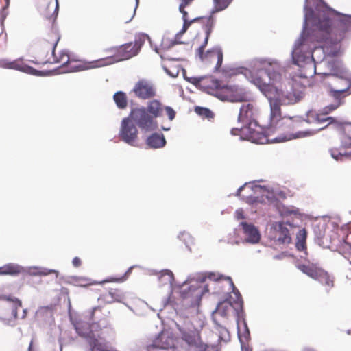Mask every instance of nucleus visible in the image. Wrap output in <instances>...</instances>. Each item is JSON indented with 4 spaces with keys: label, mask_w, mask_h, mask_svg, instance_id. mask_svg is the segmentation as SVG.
<instances>
[{
    "label": "nucleus",
    "mask_w": 351,
    "mask_h": 351,
    "mask_svg": "<svg viewBox=\"0 0 351 351\" xmlns=\"http://www.w3.org/2000/svg\"><path fill=\"white\" fill-rule=\"evenodd\" d=\"M280 71L281 68L276 62L264 64L263 67L252 75L250 80L269 101L270 119L274 123L280 120V106L285 101L282 91L276 86L282 80Z\"/></svg>",
    "instance_id": "nucleus-1"
},
{
    "label": "nucleus",
    "mask_w": 351,
    "mask_h": 351,
    "mask_svg": "<svg viewBox=\"0 0 351 351\" xmlns=\"http://www.w3.org/2000/svg\"><path fill=\"white\" fill-rule=\"evenodd\" d=\"M55 4L48 3L45 0L47 4L45 10L43 11V19L42 25L45 30V34L43 40L40 42V56H44L45 54L50 51L51 55H54L56 46L60 39L58 30L56 27V19L58 14V2L55 0Z\"/></svg>",
    "instance_id": "nucleus-2"
},
{
    "label": "nucleus",
    "mask_w": 351,
    "mask_h": 351,
    "mask_svg": "<svg viewBox=\"0 0 351 351\" xmlns=\"http://www.w3.org/2000/svg\"><path fill=\"white\" fill-rule=\"evenodd\" d=\"M146 38V35L141 34L135 38L134 43L130 42L106 49L104 50L106 56L93 61L95 66L99 68L109 66L136 56L144 45Z\"/></svg>",
    "instance_id": "nucleus-3"
},
{
    "label": "nucleus",
    "mask_w": 351,
    "mask_h": 351,
    "mask_svg": "<svg viewBox=\"0 0 351 351\" xmlns=\"http://www.w3.org/2000/svg\"><path fill=\"white\" fill-rule=\"evenodd\" d=\"M315 29L313 30L314 36H315V40L317 42H323L328 40L330 38L332 29L331 20L328 15L323 14L319 16L317 23L315 25ZM313 40L311 36L305 38L302 36L300 39L295 45V47L292 52L293 60L295 64L302 60L300 53L302 51L305 49L308 40Z\"/></svg>",
    "instance_id": "nucleus-4"
},
{
    "label": "nucleus",
    "mask_w": 351,
    "mask_h": 351,
    "mask_svg": "<svg viewBox=\"0 0 351 351\" xmlns=\"http://www.w3.org/2000/svg\"><path fill=\"white\" fill-rule=\"evenodd\" d=\"M202 86L208 94L221 101H243L244 100L243 95H232V87L223 84L221 81L213 77L204 79Z\"/></svg>",
    "instance_id": "nucleus-5"
},
{
    "label": "nucleus",
    "mask_w": 351,
    "mask_h": 351,
    "mask_svg": "<svg viewBox=\"0 0 351 351\" xmlns=\"http://www.w3.org/2000/svg\"><path fill=\"white\" fill-rule=\"evenodd\" d=\"M256 128L252 126H241V128H234L231 130V133L233 135H241L244 136L248 141L256 144H266L276 141H280L277 138L270 139L269 136L266 134L257 125Z\"/></svg>",
    "instance_id": "nucleus-6"
},
{
    "label": "nucleus",
    "mask_w": 351,
    "mask_h": 351,
    "mask_svg": "<svg viewBox=\"0 0 351 351\" xmlns=\"http://www.w3.org/2000/svg\"><path fill=\"white\" fill-rule=\"evenodd\" d=\"M128 117L145 131H152L157 128V121L152 119L144 106L132 108Z\"/></svg>",
    "instance_id": "nucleus-7"
},
{
    "label": "nucleus",
    "mask_w": 351,
    "mask_h": 351,
    "mask_svg": "<svg viewBox=\"0 0 351 351\" xmlns=\"http://www.w3.org/2000/svg\"><path fill=\"white\" fill-rule=\"evenodd\" d=\"M180 332L182 340L193 348V351H208L209 346L202 341L198 329L182 328L180 329Z\"/></svg>",
    "instance_id": "nucleus-8"
},
{
    "label": "nucleus",
    "mask_w": 351,
    "mask_h": 351,
    "mask_svg": "<svg viewBox=\"0 0 351 351\" xmlns=\"http://www.w3.org/2000/svg\"><path fill=\"white\" fill-rule=\"evenodd\" d=\"M132 93L142 100L153 99L157 95V89L153 82L147 79L139 80L134 86Z\"/></svg>",
    "instance_id": "nucleus-9"
},
{
    "label": "nucleus",
    "mask_w": 351,
    "mask_h": 351,
    "mask_svg": "<svg viewBox=\"0 0 351 351\" xmlns=\"http://www.w3.org/2000/svg\"><path fill=\"white\" fill-rule=\"evenodd\" d=\"M138 130L134 123L128 118H124L121 124L119 137L125 143L136 146L138 141Z\"/></svg>",
    "instance_id": "nucleus-10"
},
{
    "label": "nucleus",
    "mask_w": 351,
    "mask_h": 351,
    "mask_svg": "<svg viewBox=\"0 0 351 351\" xmlns=\"http://www.w3.org/2000/svg\"><path fill=\"white\" fill-rule=\"evenodd\" d=\"M145 108L153 120L162 117L164 111L170 121H172L176 117V112L171 107L164 106L158 99H152L148 101Z\"/></svg>",
    "instance_id": "nucleus-11"
},
{
    "label": "nucleus",
    "mask_w": 351,
    "mask_h": 351,
    "mask_svg": "<svg viewBox=\"0 0 351 351\" xmlns=\"http://www.w3.org/2000/svg\"><path fill=\"white\" fill-rule=\"evenodd\" d=\"M69 57L68 53L65 51H61L59 53L58 56L57 57L56 54L51 55V53H49L47 52L44 56H40L38 57V60L36 61H31L32 63L35 64H56L59 63L61 64L60 69L62 70L66 64L69 62Z\"/></svg>",
    "instance_id": "nucleus-12"
},
{
    "label": "nucleus",
    "mask_w": 351,
    "mask_h": 351,
    "mask_svg": "<svg viewBox=\"0 0 351 351\" xmlns=\"http://www.w3.org/2000/svg\"><path fill=\"white\" fill-rule=\"evenodd\" d=\"M256 109L252 104H244L240 108L238 116V121L243 124L242 126H257L255 120Z\"/></svg>",
    "instance_id": "nucleus-13"
},
{
    "label": "nucleus",
    "mask_w": 351,
    "mask_h": 351,
    "mask_svg": "<svg viewBox=\"0 0 351 351\" xmlns=\"http://www.w3.org/2000/svg\"><path fill=\"white\" fill-rule=\"evenodd\" d=\"M233 306L231 301L224 300L219 302L213 312V320L217 324L220 325L221 318L227 319L232 311Z\"/></svg>",
    "instance_id": "nucleus-14"
},
{
    "label": "nucleus",
    "mask_w": 351,
    "mask_h": 351,
    "mask_svg": "<svg viewBox=\"0 0 351 351\" xmlns=\"http://www.w3.org/2000/svg\"><path fill=\"white\" fill-rule=\"evenodd\" d=\"M93 61L85 62L80 60L70 58L69 62L64 66L62 73H71L82 71L87 69H95Z\"/></svg>",
    "instance_id": "nucleus-15"
},
{
    "label": "nucleus",
    "mask_w": 351,
    "mask_h": 351,
    "mask_svg": "<svg viewBox=\"0 0 351 351\" xmlns=\"http://www.w3.org/2000/svg\"><path fill=\"white\" fill-rule=\"evenodd\" d=\"M333 77L335 88L330 89V94L335 99H339L343 93H346L351 88V82L347 78Z\"/></svg>",
    "instance_id": "nucleus-16"
},
{
    "label": "nucleus",
    "mask_w": 351,
    "mask_h": 351,
    "mask_svg": "<svg viewBox=\"0 0 351 351\" xmlns=\"http://www.w3.org/2000/svg\"><path fill=\"white\" fill-rule=\"evenodd\" d=\"M2 66L5 69L18 70L28 74H35L37 71L26 64L23 59H17L13 61H4Z\"/></svg>",
    "instance_id": "nucleus-17"
},
{
    "label": "nucleus",
    "mask_w": 351,
    "mask_h": 351,
    "mask_svg": "<svg viewBox=\"0 0 351 351\" xmlns=\"http://www.w3.org/2000/svg\"><path fill=\"white\" fill-rule=\"evenodd\" d=\"M110 315L109 311H103V308L101 306H97L92 309L90 313L89 319L93 324L103 323L104 326L107 325V319Z\"/></svg>",
    "instance_id": "nucleus-18"
},
{
    "label": "nucleus",
    "mask_w": 351,
    "mask_h": 351,
    "mask_svg": "<svg viewBox=\"0 0 351 351\" xmlns=\"http://www.w3.org/2000/svg\"><path fill=\"white\" fill-rule=\"evenodd\" d=\"M244 234L246 236L245 241L251 243H257L259 242L261 235L258 230L252 224L246 222L241 223Z\"/></svg>",
    "instance_id": "nucleus-19"
},
{
    "label": "nucleus",
    "mask_w": 351,
    "mask_h": 351,
    "mask_svg": "<svg viewBox=\"0 0 351 351\" xmlns=\"http://www.w3.org/2000/svg\"><path fill=\"white\" fill-rule=\"evenodd\" d=\"M173 346V338L167 334H160L154 341V343L147 346V350L149 351L151 349L157 348L160 349H168Z\"/></svg>",
    "instance_id": "nucleus-20"
},
{
    "label": "nucleus",
    "mask_w": 351,
    "mask_h": 351,
    "mask_svg": "<svg viewBox=\"0 0 351 351\" xmlns=\"http://www.w3.org/2000/svg\"><path fill=\"white\" fill-rule=\"evenodd\" d=\"M204 59L206 61H216L215 71H219L223 59V55L221 49L219 47H215L211 50L208 51L206 55L204 57Z\"/></svg>",
    "instance_id": "nucleus-21"
},
{
    "label": "nucleus",
    "mask_w": 351,
    "mask_h": 351,
    "mask_svg": "<svg viewBox=\"0 0 351 351\" xmlns=\"http://www.w3.org/2000/svg\"><path fill=\"white\" fill-rule=\"evenodd\" d=\"M298 268L304 274H306L309 277L312 278L314 280L318 278L319 274H321L323 269L317 267L315 264H308L304 265L301 264L298 265Z\"/></svg>",
    "instance_id": "nucleus-22"
},
{
    "label": "nucleus",
    "mask_w": 351,
    "mask_h": 351,
    "mask_svg": "<svg viewBox=\"0 0 351 351\" xmlns=\"http://www.w3.org/2000/svg\"><path fill=\"white\" fill-rule=\"evenodd\" d=\"M350 27L351 18L346 16H341L337 23V30L340 32L339 38H335V42H340L343 39L344 34L348 31Z\"/></svg>",
    "instance_id": "nucleus-23"
},
{
    "label": "nucleus",
    "mask_w": 351,
    "mask_h": 351,
    "mask_svg": "<svg viewBox=\"0 0 351 351\" xmlns=\"http://www.w3.org/2000/svg\"><path fill=\"white\" fill-rule=\"evenodd\" d=\"M146 143L150 148L158 149L164 147L166 141L162 134L153 133L147 137Z\"/></svg>",
    "instance_id": "nucleus-24"
},
{
    "label": "nucleus",
    "mask_w": 351,
    "mask_h": 351,
    "mask_svg": "<svg viewBox=\"0 0 351 351\" xmlns=\"http://www.w3.org/2000/svg\"><path fill=\"white\" fill-rule=\"evenodd\" d=\"M278 226V241L282 244H289L291 242V237L289 230L285 226L283 222H280Z\"/></svg>",
    "instance_id": "nucleus-25"
},
{
    "label": "nucleus",
    "mask_w": 351,
    "mask_h": 351,
    "mask_svg": "<svg viewBox=\"0 0 351 351\" xmlns=\"http://www.w3.org/2000/svg\"><path fill=\"white\" fill-rule=\"evenodd\" d=\"M330 117H326L324 114H317L315 111H309L306 114V121L308 123H323L329 119Z\"/></svg>",
    "instance_id": "nucleus-26"
},
{
    "label": "nucleus",
    "mask_w": 351,
    "mask_h": 351,
    "mask_svg": "<svg viewBox=\"0 0 351 351\" xmlns=\"http://www.w3.org/2000/svg\"><path fill=\"white\" fill-rule=\"evenodd\" d=\"M21 267L16 264L8 263L0 267V275H16L21 273Z\"/></svg>",
    "instance_id": "nucleus-27"
},
{
    "label": "nucleus",
    "mask_w": 351,
    "mask_h": 351,
    "mask_svg": "<svg viewBox=\"0 0 351 351\" xmlns=\"http://www.w3.org/2000/svg\"><path fill=\"white\" fill-rule=\"evenodd\" d=\"M207 278L211 280L220 282L221 280H226L228 285V290L234 291L235 289L233 281L230 277H226L219 273L210 272L208 274Z\"/></svg>",
    "instance_id": "nucleus-28"
},
{
    "label": "nucleus",
    "mask_w": 351,
    "mask_h": 351,
    "mask_svg": "<svg viewBox=\"0 0 351 351\" xmlns=\"http://www.w3.org/2000/svg\"><path fill=\"white\" fill-rule=\"evenodd\" d=\"M114 101L119 109H125L128 106V97L122 91L117 92L113 96Z\"/></svg>",
    "instance_id": "nucleus-29"
},
{
    "label": "nucleus",
    "mask_w": 351,
    "mask_h": 351,
    "mask_svg": "<svg viewBox=\"0 0 351 351\" xmlns=\"http://www.w3.org/2000/svg\"><path fill=\"white\" fill-rule=\"evenodd\" d=\"M88 343L92 351H117L112 348H109L106 344L99 342L97 339L90 338Z\"/></svg>",
    "instance_id": "nucleus-30"
},
{
    "label": "nucleus",
    "mask_w": 351,
    "mask_h": 351,
    "mask_svg": "<svg viewBox=\"0 0 351 351\" xmlns=\"http://www.w3.org/2000/svg\"><path fill=\"white\" fill-rule=\"evenodd\" d=\"M317 280L326 286L328 290L334 286L333 279L330 277L328 273L324 269L322 271Z\"/></svg>",
    "instance_id": "nucleus-31"
},
{
    "label": "nucleus",
    "mask_w": 351,
    "mask_h": 351,
    "mask_svg": "<svg viewBox=\"0 0 351 351\" xmlns=\"http://www.w3.org/2000/svg\"><path fill=\"white\" fill-rule=\"evenodd\" d=\"M213 23H214L213 20L212 19H210L208 24L206 25V38H205L204 42L198 49L199 54L202 59H204L203 54H204V48L206 47V46L208 43V38L212 32Z\"/></svg>",
    "instance_id": "nucleus-32"
},
{
    "label": "nucleus",
    "mask_w": 351,
    "mask_h": 351,
    "mask_svg": "<svg viewBox=\"0 0 351 351\" xmlns=\"http://www.w3.org/2000/svg\"><path fill=\"white\" fill-rule=\"evenodd\" d=\"M306 231L305 229L299 230L297 234V242L295 246L299 251L306 249Z\"/></svg>",
    "instance_id": "nucleus-33"
},
{
    "label": "nucleus",
    "mask_w": 351,
    "mask_h": 351,
    "mask_svg": "<svg viewBox=\"0 0 351 351\" xmlns=\"http://www.w3.org/2000/svg\"><path fill=\"white\" fill-rule=\"evenodd\" d=\"M158 278L162 285L171 283L173 280V274L169 270H163L158 274Z\"/></svg>",
    "instance_id": "nucleus-34"
},
{
    "label": "nucleus",
    "mask_w": 351,
    "mask_h": 351,
    "mask_svg": "<svg viewBox=\"0 0 351 351\" xmlns=\"http://www.w3.org/2000/svg\"><path fill=\"white\" fill-rule=\"evenodd\" d=\"M3 298L7 300L12 302L13 304L12 315L13 317L17 318V310L22 306V302L20 300L16 298H11L10 296H4Z\"/></svg>",
    "instance_id": "nucleus-35"
},
{
    "label": "nucleus",
    "mask_w": 351,
    "mask_h": 351,
    "mask_svg": "<svg viewBox=\"0 0 351 351\" xmlns=\"http://www.w3.org/2000/svg\"><path fill=\"white\" fill-rule=\"evenodd\" d=\"M323 129H324V127H321L316 130L298 132L295 134H292V138H303V137H306V136H312V135H314L315 134H316L318 131L323 130Z\"/></svg>",
    "instance_id": "nucleus-36"
},
{
    "label": "nucleus",
    "mask_w": 351,
    "mask_h": 351,
    "mask_svg": "<svg viewBox=\"0 0 351 351\" xmlns=\"http://www.w3.org/2000/svg\"><path fill=\"white\" fill-rule=\"evenodd\" d=\"M195 112L204 118L212 119L214 117V113L208 108L203 107H196Z\"/></svg>",
    "instance_id": "nucleus-37"
},
{
    "label": "nucleus",
    "mask_w": 351,
    "mask_h": 351,
    "mask_svg": "<svg viewBox=\"0 0 351 351\" xmlns=\"http://www.w3.org/2000/svg\"><path fill=\"white\" fill-rule=\"evenodd\" d=\"M108 292L114 300V302H120L124 298L123 292L119 289L112 288Z\"/></svg>",
    "instance_id": "nucleus-38"
},
{
    "label": "nucleus",
    "mask_w": 351,
    "mask_h": 351,
    "mask_svg": "<svg viewBox=\"0 0 351 351\" xmlns=\"http://www.w3.org/2000/svg\"><path fill=\"white\" fill-rule=\"evenodd\" d=\"M232 0H214L215 11L219 12L226 9Z\"/></svg>",
    "instance_id": "nucleus-39"
},
{
    "label": "nucleus",
    "mask_w": 351,
    "mask_h": 351,
    "mask_svg": "<svg viewBox=\"0 0 351 351\" xmlns=\"http://www.w3.org/2000/svg\"><path fill=\"white\" fill-rule=\"evenodd\" d=\"M343 242L345 244L344 249L346 250L344 252L345 256L351 264V241L350 240L349 237H345Z\"/></svg>",
    "instance_id": "nucleus-40"
},
{
    "label": "nucleus",
    "mask_w": 351,
    "mask_h": 351,
    "mask_svg": "<svg viewBox=\"0 0 351 351\" xmlns=\"http://www.w3.org/2000/svg\"><path fill=\"white\" fill-rule=\"evenodd\" d=\"M98 300L104 304L114 303V300L108 292L101 294L98 298Z\"/></svg>",
    "instance_id": "nucleus-41"
},
{
    "label": "nucleus",
    "mask_w": 351,
    "mask_h": 351,
    "mask_svg": "<svg viewBox=\"0 0 351 351\" xmlns=\"http://www.w3.org/2000/svg\"><path fill=\"white\" fill-rule=\"evenodd\" d=\"M199 20V18H195L191 21H184V24H183V27H182V29L180 32L181 34H184L187 29L189 27V26L191 25V24L194 22V21H196Z\"/></svg>",
    "instance_id": "nucleus-42"
},
{
    "label": "nucleus",
    "mask_w": 351,
    "mask_h": 351,
    "mask_svg": "<svg viewBox=\"0 0 351 351\" xmlns=\"http://www.w3.org/2000/svg\"><path fill=\"white\" fill-rule=\"evenodd\" d=\"M234 294L236 296V300H234V302L239 306H241L243 304L241 295L240 294L238 290L237 291H234Z\"/></svg>",
    "instance_id": "nucleus-43"
},
{
    "label": "nucleus",
    "mask_w": 351,
    "mask_h": 351,
    "mask_svg": "<svg viewBox=\"0 0 351 351\" xmlns=\"http://www.w3.org/2000/svg\"><path fill=\"white\" fill-rule=\"evenodd\" d=\"M331 156L333 158L338 160L339 159H341V158L344 156L341 153H339L337 149H332L331 150Z\"/></svg>",
    "instance_id": "nucleus-44"
},
{
    "label": "nucleus",
    "mask_w": 351,
    "mask_h": 351,
    "mask_svg": "<svg viewBox=\"0 0 351 351\" xmlns=\"http://www.w3.org/2000/svg\"><path fill=\"white\" fill-rule=\"evenodd\" d=\"M221 71L227 77H231L237 74L236 71L233 69H230L229 70L222 69Z\"/></svg>",
    "instance_id": "nucleus-45"
},
{
    "label": "nucleus",
    "mask_w": 351,
    "mask_h": 351,
    "mask_svg": "<svg viewBox=\"0 0 351 351\" xmlns=\"http://www.w3.org/2000/svg\"><path fill=\"white\" fill-rule=\"evenodd\" d=\"M189 291H193V292H195V295L198 297H200L202 293V290H199V288L195 287L194 285H191L190 286V287L189 288Z\"/></svg>",
    "instance_id": "nucleus-46"
},
{
    "label": "nucleus",
    "mask_w": 351,
    "mask_h": 351,
    "mask_svg": "<svg viewBox=\"0 0 351 351\" xmlns=\"http://www.w3.org/2000/svg\"><path fill=\"white\" fill-rule=\"evenodd\" d=\"M193 0H182V3L179 5V10H183L188 6Z\"/></svg>",
    "instance_id": "nucleus-47"
},
{
    "label": "nucleus",
    "mask_w": 351,
    "mask_h": 351,
    "mask_svg": "<svg viewBox=\"0 0 351 351\" xmlns=\"http://www.w3.org/2000/svg\"><path fill=\"white\" fill-rule=\"evenodd\" d=\"M72 264L75 267H79L82 265V261L79 257H74L72 261Z\"/></svg>",
    "instance_id": "nucleus-48"
},
{
    "label": "nucleus",
    "mask_w": 351,
    "mask_h": 351,
    "mask_svg": "<svg viewBox=\"0 0 351 351\" xmlns=\"http://www.w3.org/2000/svg\"><path fill=\"white\" fill-rule=\"evenodd\" d=\"M339 106V104H335V105H330V106H326L325 108L326 113H328V112H330L335 110V109H337L338 108Z\"/></svg>",
    "instance_id": "nucleus-49"
},
{
    "label": "nucleus",
    "mask_w": 351,
    "mask_h": 351,
    "mask_svg": "<svg viewBox=\"0 0 351 351\" xmlns=\"http://www.w3.org/2000/svg\"><path fill=\"white\" fill-rule=\"evenodd\" d=\"M287 99L289 100L288 103H295L298 100V98L295 95H292L291 94L287 96Z\"/></svg>",
    "instance_id": "nucleus-50"
},
{
    "label": "nucleus",
    "mask_w": 351,
    "mask_h": 351,
    "mask_svg": "<svg viewBox=\"0 0 351 351\" xmlns=\"http://www.w3.org/2000/svg\"><path fill=\"white\" fill-rule=\"evenodd\" d=\"M179 11L182 14V19H183V21H189L188 13L185 10V8H183V10H179Z\"/></svg>",
    "instance_id": "nucleus-51"
},
{
    "label": "nucleus",
    "mask_w": 351,
    "mask_h": 351,
    "mask_svg": "<svg viewBox=\"0 0 351 351\" xmlns=\"http://www.w3.org/2000/svg\"><path fill=\"white\" fill-rule=\"evenodd\" d=\"M237 217L238 219H242L244 218V215L242 210H237L236 211Z\"/></svg>",
    "instance_id": "nucleus-52"
},
{
    "label": "nucleus",
    "mask_w": 351,
    "mask_h": 351,
    "mask_svg": "<svg viewBox=\"0 0 351 351\" xmlns=\"http://www.w3.org/2000/svg\"><path fill=\"white\" fill-rule=\"evenodd\" d=\"M316 48L315 46H313V47H309L306 51V56L308 57V56H312L313 57V49H315Z\"/></svg>",
    "instance_id": "nucleus-53"
},
{
    "label": "nucleus",
    "mask_w": 351,
    "mask_h": 351,
    "mask_svg": "<svg viewBox=\"0 0 351 351\" xmlns=\"http://www.w3.org/2000/svg\"><path fill=\"white\" fill-rule=\"evenodd\" d=\"M118 282V281H121V278H112L110 279H108V280H104L102 282Z\"/></svg>",
    "instance_id": "nucleus-54"
},
{
    "label": "nucleus",
    "mask_w": 351,
    "mask_h": 351,
    "mask_svg": "<svg viewBox=\"0 0 351 351\" xmlns=\"http://www.w3.org/2000/svg\"><path fill=\"white\" fill-rule=\"evenodd\" d=\"M348 234L346 235V237H349L350 240L351 241V238H350V236H351V223L348 225Z\"/></svg>",
    "instance_id": "nucleus-55"
},
{
    "label": "nucleus",
    "mask_w": 351,
    "mask_h": 351,
    "mask_svg": "<svg viewBox=\"0 0 351 351\" xmlns=\"http://www.w3.org/2000/svg\"><path fill=\"white\" fill-rule=\"evenodd\" d=\"M48 310H51V308L49 306L41 307L40 308V310L38 311V312H42V311H48Z\"/></svg>",
    "instance_id": "nucleus-56"
},
{
    "label": "nucleus",
    "mask_w": 351,
    "mask_h": 351,
    "mask_svg": "<svg viewBox=\"0 0 351 351\" xmlns=\"http://www.w3.org/2000/svg\"><path fill=\"white\" fill-rule=\"evenodd\" d=\"M246 184L241 186L238 190H237V195H241V192L242 191V190L244 189V187L245 186Z\"/></svg>",
    "instance_id": "nucleus-57"
},
{
    "label": "nucleus",
    "mask_w": 351,
    "mask_h": 351,
    "mask_svg": "<svg viewBox=\"0 0 351 351\" xmlns=\"http://www.w3.org/2000/svg\"><path fill=\"white\" fill-rule=\"evenodd\" d=\"M76 330H77V332L79 333V335H81V336H85V335H86L85 333H82V332H80L79 331V330H80V329H79V328H78V327H76Z\"/></svg>",
    "instance_id": "nucleus-58"
},
{
    "label": "nucleus",
    "mask_w": 351,
    "mask_h": 351,
    "mask_svg": "<svg viewBox=\"0 0 351 351\" xmlns=\"http://www.w3.org/2000/svg\"><path fill=\"white\" fill-rule=\"evenodd\" d=\"M27 315V310H23V314L22 315V318H25Z\"/></svg>",
    "instance_id": "nucleus-59"
},
{
    "label": "nucleus",
    "mask_w": 351,
    "mask_h": 351,
    "mask_svg": "<svg viewBox=\"0 0 351 351\" xmlns=\"http://www.w3.org/2000/svg\"><path fill=\"white\" fill-rule=\"evenodd\" d=\"M247 73H250L247 69H245V75H247Z\"/></svg>",
    "instance_id": "nucleus-60"
},
{
    "label": "nucleus",
    "mask_w": 351,
    "mask_h": 351,
    "mask_svg": "<svg viewBox=\"0 0 351 351\" xmlns=\"http://www.w3.org/2000/svg\"><path fill=\"white\" fill-rule=\"evenodd\" d=\"M95 284H97V282H92V283H90V285H95Z\"/></svg>",
    "instance_id": "nucleus-61"
},
{
    "label": "nucleus",
    "mask_w": 351,
    "mask_h": 351,
    "mask_svg": "<svg viewBox=\"0 0 351 351\" xmlns=\"http://www.w3.org/2000/svg\"><path fill=\"white\" fill-rule=\"evenodd\" d=\"M6 3H8L9 2V0H5Z\"/></svg>",
    "instance_id": "nucleus-62"
}]
</instances>
